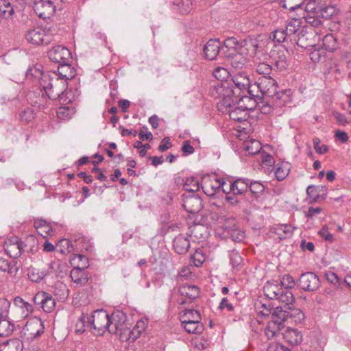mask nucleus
I'll use <instances>...</instances> for the list:
<instances>
[{"mask_svg":"<svg viewBox=\"0 0 351 351\" xmlns=\"http://www.w3.org/2000/svg\"><path fill=\"white\" fill-rule=\"evenodd\" d=\"M125 315L123 312H117L110 317L108 313L103 309L95 311L90 317L87 318V322L95 330L97 335L103 334L108 329L112 334H117L123 330Z\"/></svg>","mask_w":351,"mask_h":351,"instance_id":"1","label":"nucleus"},{"mask_svg":"<svg viewBox=\"0 0 351 351\" xmlns=\"http://www.w3.org/2000/svg\"><path fill=\"white\" fill-rule=\"evenodd\" d=\"M213 75L219 82L210 90V95L213 97L221 98L219 106L224 108V106H229L232 102L231 95H234L237 93L233 89L231 82L226 80L230 76L227 69L223 67H217L213 71Z\"/></svg>","mask_w":351,"mask_h":351,"instance_id":"2","label":"nucleus"},{"mask_svg":"<svg viewBox=\"0 0 351 351\" xmlns=\"http://www.w3.org/2000/svg\"><path fill=\"white\" fill-rule=\"evenodd\" d=\"M236 95H231L232 102L229 106H224V108H220L219 102L217 107L219 111L223 113H228L230 118L235 121L243 122L247 120L249 117V110H253L256 106V101L247 95L241 96L239 99H235Z\"/></svg>","mask_w":351,"mask_h":351,"instance_id":"3","label":"nucleus"},{"mask_svg":"<svg viewBox=\"0 0 351 351\" xmlns=\"http://www.w3.org/2000/svg\"><path fill=\"white\" fill-rule=\"evenodd\" d=\"M285 32L292 43L304 49L313 47L315 44L306 43V41L312 36L317 37V34L313 33H304V28L302 27V21L295 18L291 19L287 22Z\"/></svg>","mask_w":351,"mask_h":351,"instance_id":"4","label":"nucleus"},{"mask_svg":"<svg viewBox=\"0 0 351 351\" xmlns=\"http://www.w3.org/2000/svg\"><path fill=\"white\" fill-rule=\"evenodd\" d=\"M42 88L49 99H56L64 93L66 88V80L60 77L52 78L50 75H44V82H41Z\"/></svg>","mask_w":351,"mask_h":351,"instance_id":"5","label":"nucleus"},{"mask_svg":"<svg viewBox=\"0 0 351 351\" xmlns=\"http://www.w3.org/2000/svg\"><path fill=\"white\" fill-rule=\"evenodd\" d=\"M32 6L35 13L42 19H49L57 8L62 9V5L56 0H32Z\"/></svg>","mask_w":351,"mask_h":351,"instance_id":"6","label":"nucleus"},{"mask_svg":"<svg viewBox=\"0 0 351 351\" xmlns=\"http://www.w3.org/2000/svg\"><path fill=\"white\" fill-rule=\"evenodd\" d=\"M48 57L51 61L56 63H59L58 71L60 74H62V71L64 69H71L69 61L71 58L70 51L65 47L58 45L52 47L48 51Z\"/></svg>","mask_w":351,"mask_h":351,"instance_id":"7","label":"nucleus"},{"mask_svg":"<svg viewBox=\"0 0 351 351\" xmlns=\"http://www.w3.org/2000/svg\"><path fill=\"white\" fill-rule=\"evenodd\" d=\"M288 312L282 310L281 307H276L272 314L273 320L269 322L265 328V335L268 339L274 337L279 333L282 322H285L288 315Z\"/></svg>","mask_w":351,"mask_h":351,"instance_id":"8","label":"nucleus"},{"mask_svg":"<svg viewBox=\"0 0 351 351\" xmlns=\"http://www.w3.org/2000/svg\"><path fill=\"white\" fill-rule=\"evenodd\" d=\"M254 87L259 90L261 97H271L272 99L276 95L279 88L274 77L259 78Z\"/></svg>","mask_w":351,"mask_h":351,"instance_id":"9","label":"nucleus"},{"mask_svg":"<svg viewBox=\"0 0 351 351\" xmlns=\"http://www.w3.org/2000/svg\"><path fill=\"white\" fill-rule=\"evenodd\" d=\"M26 40L35 45H47L50 43L51 36L40 26L29 29L25 36Z\"/></svg>","mask_w":351,"mask_h":351,"instance_id":"10","label":"nucleus"},{"mask_svg":"<svg viewBox=\"0 0 351 351\" xmlns=\"http://www.w3.org/2000/svg\"><path fill=\"white\" fill-rule=\"evenodd\" d=\"M49 98L45 94L43 88H36L27 95V102L32 106L40 110L45 108L49 104Z\"/></svg>","mask_w":351,"mask_h":351,"instance_id":"11","label":"nucleus"},{"mask_svg":"<svg viewBox=\"0 0 351 351\" xmlns=\"http://www.w3.org/2000/svg\"><path fill=\"white\" fill-rule=\"evenodd\" d=\"M297 285L306 291H315L319 285V277L313 272H306L300 276Z\"/></svg>","mask_w":351,"mask_h":351,"instance_id":"12","label":"nucleus"},{"mask_svg":"<svg viewBox=\"0 0 351 351\" xmlns=\"http://www.w3.org/2000/svg\"><path fill=\"white\" fill-rule=\"evenodd\" d=\"M182 201L186 211L191 214L198 213L203 207L201 197L195 193L183 194Z\"/></svg>","mask_w":351,"mask_h":351,"instance_id":"13","label":"nucleus"},{"mask_svg":"<svg viewBox=\"0 0 351 351\" xmlns=\"http://www.w3.org/2000/svg\"><path fill=\"white\" fill-rule=\"evenodd\" d=\"M36 304L40 305L44 311L50 313L55 308L56 300L50 293L39 291L34 297Z\"/></svg>","mask_w":351,"mask_h":351,"instance_id":"14","label":"nucleus"},{"mask_svg":"<svg viewBox=\"0 0 351 351\" xmlns=\"http://www.w3.org/2000/svg\"><path fill=\"white\" fill-rule=\"evenodd\" d=\"M226 184L223 180L214 178L213 180L204 178L202 182V188L204 193L208 196H213L219 191L221 187L223 188V191L228 193L226 190L223 188Z\"/></svg>","mask_w":351,"mask_h":351,"instance_id":"15","label":"nucleus"},{"mask_svg":"<svg viewBox=\"0 0 351 351\" xmlns=\"http://www.w3.org/2000/svg\"><path fill=\"white\" fill-rule=\"evenodd\" d=\"M231 83L233 85V89L236 90L237 94L235 99L241 96L242 91H245L250 84V80L246 73L238 72L234 74L231 79Z\"/></svg>","mask_w":351,"mask_h":351,"instance_id":"16","label":"nucleus"},{"mask_svg":"<svg viewBox=\"0 0 351 351\" xmlns=\"http://www.w3.org/2000/svg\"><path fill=\"white\" fill-rule=\"evenodd\" d=\"M25 246L23 241L16 239L15 241L10 240L5 242L4 250L7 255L15 260L21 255Z\"/></svg>","mask_w":351,"mask_h":351,"instance_id":"17","label":"nucleus"},{"mask_svg":"<svg viewBox=\"0 0 351 351\" xmlns=\"http://www.w3.org/2000/svg\"><path fill=\"white\" fill-rule=\"evenodd\" d=\"M248 184V179L239 178L230 184L229 189L233 195L241 196L243 195L245 198H247L249 194Z\"/></svg>","mask_w":351,"mask_h":351,"instance_id":"18","label":"nucleus"},{"mask_svg":"<svg viewBox=\"0 0 351 351\" xmlns=\"http://www.w3.org/2000/svg\"><path fill=\"white\" fill-rule=\"evenodd\" d=\"M221 43L219 40H209L204 47L205 58L209 60H215L221 51Z\"/></svg>","mask_w":351,"mask_h":351,"instance_id":"19","label":"nucleus"},{"mask_svg":"<svg viewBox=\"0 0 351 351\" xmlns=\"http://www.w3.org/2000/svg\"><path fill=\"white\" fill-rule=\"evenodd\" d=\"M234 222V219L230 220L224 225L225 232L230 237L232 240L234 242H240L245 237V233L243 231L239 230Z\"/></svg>","mask_w":351,"mask_h":351,"instance_id":"20","label":"nucleus"},{"mask_svg":"<svg viewBox=\"0 0 351 351\" xmlns=\"http://www.w3.org/2000/svg\"><path fill=\"white\" fill-rule=\"evenodd\" d=\"M20 265L16 260L10 261L7 258L0 257V271L8 273L11 276H14L19 269Z\"/></svg>","mask_w":351,"mask_h":351,"instance_id":"21","label":"nucleus"},{"mask_svg":"<svg viewBox=\"0 0 351 351\" xmlns=\"http://www.w3.org/2000/svg\"><path fill=\"white\" fill-rule=\"evenodd\" d=\"M240 48V43L234 37H228L223 42L221 52L226 56H230L232 52H237Z\"/></svg>","mask_w":351,"mask_h":351,"instance_id":"22","label":"nucleus"},{"mask_svg":"<svg viewBox=\"0 0 351 351\" xmlns=\"http://www.w3.org/2000/svg\"><path fill=\"white\" fill-rule=\"evenodd\" d=\"M282 289L276 280L267 281L263 287L265 295L271 300H276Z\"/></svg>","mask_w":351,"mask_h":351,"instance_id":"23","label":"nucleus"},{"mask_svg":"<svg viewBox=\"0 0 351 351\" xmlns=\"http://www.w3.org/2000/svg\"><path fill=\"white\" fill-rule=\"evenodd\" d=\"M173 247L175 251L179 254H184L190 247V242L187 237L180 234L175 237L173 240Z\"/></svg>","mask_w":351,"mask_h":351,"instance_id":"24","label":"nucleus"},{"mask_svg":"<svg viewBox=\"0 0 351 351\" xmlns=\"http://www.w3.org/2000/svg\"><path fill=\"white\" fill-rule=\"evenodd\" d=\"M180 295L190 300H193L199 297V289L195 285H183L178 289Z\"/></svg>","mask_w":351,"mask_h":351,"instance_id":"25","label":"nucleus"},{"mask_svg":"<svg viewBox=\"0 0 351 351\" xmlns=\"http://www.w3.org/2000/svg\"><path fill=\"white\" fill-rule=\"evenodd\" d=\"M42 69L43 66L40 64H36L29 67L26 71L27 79H36L41 86V82H44V75H50L48 73H44Z\"/></svg>","mask_w":351,"mask_h":351,"instance_id":"26","label":"nucleus"},{"mask_svg":"<svg viewBox=\"0 0 351 351\" xmlns=\"http://www.w3.org/2000/svg\"><path fill=\"white\" fill-rule=\"evenodd\" d=\"M295 229V227L290 224H280L274 228V233L278 236L280 240H283L291 238Z\"/></svg>","mask_w":351,"mask_h":351,"instance_id":"27","label":"nucleus"},{"mask_svg":"<svg viewBox=\"0 0 351 351\" xmlns=\"http://www.w3.org/2000/svg\"><path fill=\"white\" fill-rule=\"evenodd\" d=\"M258 47V43L256 38H247L240 43V48L242 52L246 51L250 56H254Z\"/></svg>","mask_w":351,"mask_h":351,"instance_id":"28","label":"nucleus"},{"mask_svg":"<svg viewBox=\"0 0 351 351\" xmlns=\"http://www.w3.org/2000/svg\"><path fill=\"white\" fill-rule=\"evenodd\" d=\"M284 338L292 345H298L302 341V335L300 330L288 328L283 334Z\"/></svg>","mask_w":351,"mask_h":351,"instance_id":"29","label":"nucleus"},{"mask_svg":"<svg viewBox=\"0 0 351 351\" xmlns=\"http://www.w3.org/2000/svg\"><path fill=\"white\" fill-rule=\"evenodd\" d=\"M14 329V324L8 317L1 318L0 320V337L11 335Z\"/></svg>","mask_w":351,"mask_h":351,"instance_id":"30","label":"nucleus"},{"mask_svg":"<svg viewBox=\"0 0 351 351\" xmlns=\"http://www.w3.org/2000/svg\"><path fill=\"white\" fill-rule=\"evenodd\" d=\"M181 324L188 333L199 334L204 330L203 324L201 323V321L193 322L181 320Z\"/></svg>","mask_w":351,"mask_h":351,"instance_id":"31","label":"nucleus"},{"mask_svg":"<svg viewBox=\"0 0 351 351\" xmlns=\"http://www.w3.org/2000/svg\"><path fill=\"white\" fill-rule=\"evenodd\" d=\"M228 58L232 67L234 69H241L246 64V58L241 53L232 52L230 56H226Z\"/></svg>","mask_w":351,"mask_h":351,"instance_id":"32","label":"nucleus"},{"mask_svg":"<svg viewBox=\"0 0 351 351\" xmlns=\"http://www.w3.org/2000/svg\"><path fill=\"white\" fill-rule=\"evenodd\" d=\"M272 59L276 68L280 71L285 70L289 65L287 56L284 51L274 53Z\"/></svg>","mask_w":351,"mask_h":351,"instance_id":"33","label":"nucleus"},{"mask_svg":"<svg viewBox=\"0 0 351 351\" xmlns=\"http://www.w3.org/2000/svg\"><path fill=\"white\" fill-rule=\"evenodd\" d=\"M275 176L276 179L282 181L289 175L290 171V165L288 162H278L275 167Z\"/></svg>","mask_w":351,"mask_h":351,"instance_id":"34","label":"nucleus"},{"mask_svg":"<svg viewBox=\"0 0 351 351\" xmlns=\"http://www.w3.org/2000/svg\"><path fill=\"white\" fill-rule=\"evenodd\" d=\"M265 189V185L258 181H251L248 184V197L250 195H254V197H258L260 195H261Z\"/></svg>","mask_w":351,"mask_h":351,"instance_id":"35","label":"nucleus"},{"mask_svg":"<svg viewBox=\"0 0 351 351\" xmlns=\"http://www.w3.org/2000/svg\"><path fill=\"white\" fill-rule=\"evenodd\" d=\"M173 5L181 14H186L192 10V0H175Z\"/></svg>","mask_w":351,"mask_h":351,"instance_id":"36","label":"nucleus"},{"mask_svg":"<svg viewBox=\"0 0 351 351\" xmlns=\"http://www.w3.org/2000/svg\"><path fill=\"white\" fill-rule=\"evenodd\" d=\"M256 72L261 75L260 78L274 77V73L271 65L261 62L256 66Z\"/></svg>","mask_w":351,"mask_h":351,"instance_id":"37","label":"nucleus"},{"mask_svg":"<svg viewBox=\"0 0 351 351\" xmlns=\"http://www.w3.org/2000/svg\"><path fill=\"white\" fill-rule=\"evenodd\" d=\"M184 190L191 193H195L199 189V180L195 177L187 178L183 184Z\"/></svg>","mask_w":351,"mask_h":351,"instance_id":"38","label":"nucleus"},{"mask_svg":"<svg viewBox=\"0 0 351 351\" xmlns=\"http://www.w3.org/2000/svg\"><path fill=\"white\" fill-rule=\"evenodd\" d=\"M14 13V8L9 0H0V15L1 19L9 18Z\"/></svg>","mask_w":351,"mask_h":351,"instance_id":"39","label":"nucleus"},{"mask_svg":"<svg viewBox=\"0 0 351 351\" xmlns=\"http://www.w3.org/2000/svg\"><path fill=\"white\" fill-rule=\"evenodd\" d=\"M230 264L234 269L239 270L243 263V258L236 250H232L229 254Z\"/></svg>","mask_w":351,"mask_h":351,"instance_id":"40","label":"nucleus"},{"mask_svg":"<svg viewBox=\"0 0 351 351\" xmlns=\"http://www.w3.org/2000/svg\"><path fill=\"white\" fill-rule=\"evenodd\" d=\"M71 278L73 281L77 284H82L87 281V278L84 274V269L80 267H75L71 271Z\"/></svg>","mask_w":351,"mask_h":351,"instance_id":"41","label":"nucleus"},{"mask_svg":"<svg viewBox=\"0 0 351 351\" xmlns=\"http://www.w3.org/2000/svg\"><path fill=\"white\" fill-rule=\"evenodd\" d=\"M291 94V89L278 90L277 94L273 99L276 101H279L278 105H283L289 101Z\"/></svg>","mask_w":351,"mask_h":351,"instance_id":"42","label":"nucleus"},{"mask_svg":"<svg viewBox=\"0 0 351 351\" xmlns=\"http://www.w3.org/2000/svg\"><path fill=\"white\" fill-rule=\"evenodd\" d=\"M28 278L34 282H40L46 276L44 270H39L34 267H31L27 272Z\"/></svg>","mask_w":351,"mask_h":351,"instance_id":"43","label":"nucleus"},{"mask_svg":"<svg viewBox=\"0 0 351 351\" xmlns=\"http://www.w3.org/2000/svg\"><path fill=\"white\" fill-rule=\"evenodd\" d=\"M276 300L285 305H289L294 302L295 298L290 290L282 289Z\"/></svg>","mask_w":351,"mask_h":351,"instance_id":"44","label":"nucleus"},{"mask_svg":"<svg viewBox=\"0 0 351 351\" xmlns=\"http://www.w3.org/2000/svg\"><path fill=\"white\" fill-rule=\"evenodd\" d=\"M56 249L61 254H66L73 251V247L69 239H63L58 241L56 245Z\"/></svg>","mask_w":351,"mask_h":351,"instance_id":"45","label":"nucleus"},{"mask_svg":"<svg viewBox=\"0 0 351 351\" xmlns=\"http://www.w3.org/2000/svg\"><path fill=\"white\" fill-rule=\"evenodd\" d=\"M306 192L310 203L317 202L322 199V195L319 193V191L315 185H309L307 187Z\"/></svg>","mask_w":351,"mask_h":351,"instance_id":"46","label":"nucleus"},{"mask_svg":"<svg viewBox=\"0 0 351 351\" xmlns=\"http://www.w3.org/2000/svg\"><path fill=\"white\" fill-rule=\"evenodd\" d=\"M255 306L258 311V313L265 317L269 316L273 309V306L269 302H267V303H263L261 301H259L256 303Z\"/></svg>","mask_w":351,"mask_h":351,"instance_id":"47","label":"nucleus"},{"mask_svg":"<svg viewBox=\"0 0 351 351\" xmlns=\"http://www.w3.org/2000/svg\"><path fill=\"white\" fill-rule=\"evenodd\" d=\"M206 256L203 251L200 249L196 250L195 252L191 255V261L194 266L199 267L205 261Z\"/></svg>","mask_w":351,"mask_h":351,"instance_id":"48","label":"nucleus"},{"mask_svg":"<svg viewBox=\"0 0 351 351\" xmlns=\"http://www.w3.org/2000/svg\"><path fill=\"white\" fill-rule=\"evenodd\" d=\"M280 287L283 289L289 290L293 288L296 284L294 278L289 274H285L280 277Z\"/></svg>","mask_w":351,"mask_h":351,"instance_id":"49","label":"nucleus"},{"mask_svg":"<svg viewBox=\"0 0 351 351\" xmlns=\"http://www.w3.org/2000/svg\"><path fill=\"white\" fill-rule=\"evenodd\" d=\"M35 112L32 108L25 107L19 112V117L22 121L29 123L32 121L35 117Z\"/></svg>","mask_w":351,"mask_h":351,"instance_id":"50","label":"nucleus"},{"mask_svg":"<svg viewBox=\"0 0 351 351\" xmlns=\"http://www.w3.org/2000/svg\"><path fill=\"white\" fill-rule=\"evenodd\" d=\"M181 320L201 321V315L199 311L195 309H186L182 317Z\"/></svg>","mask_w":351,"mask_h":351,"instance_id":"51","label":"nucleus"},{"mask_svg":"<svg viewBox=\"0 0 351 351\" xmlns=\"http://www.w3.org/2000/svg\"><path fill=\"white\" fill-rule=\"evenodd\" d=\"M308 3L306 5V11L307 12L306 15H311L313 14L318 13V12L321 9V5L319 1H313V0H307Z\"/></svg>","mask_w":351,"mask_h":351,"instance_id":"52","label":"nucleus"},{"mask_svg":"<svg viewBox=\"0 0 351 351\" xmlns=\"http://www.w3.org/2000/svg\"><path fill=\"white\" fill-rule=\"evenodd\" d=\"M72 261L74 263L77 262V265L76 267H80L82 269L88 267V258L85 255L80 254H73Z\"/></svg>","mask_w":351,"mask_h":351,"instance_id":"53","label":"nucleus"},{"mask_svg":"<svg viewBox=\"0 0 351 351\" xmlns=\"http://www.w3.org/2000/svg\"><path fill=\"white\" fill-rule=\"evenodd\" d=\"M272 38L274 42L277 43H282L285 42L288 38L286 33L285 32V29H278L274 31L270 36Z\"/></svg>","mask_w":351,"mask_h":351,"instance_id":"54","label":"nucleus"},{"mask_svg":"<svg viewBox=\"0 0 351 351\" xmlns=\"http://www.w3.org/2000/svg\"><path fill=\"white\" fill-rule=\"evenodd\" d=\"M245 149L250 155L256 154L259 153L261 149V144L258 141H252L247 143Z\"/></svg>","mask_w":351,"mask_h":351,"instance_id":"55","label":"nucleus"},{"mask_svg":"<svg viewBox=\"0 0 351 351\" xmlns=\"http://www.w3.org/2000/svg\"><path fill=\"white\" fill-rule=\"evenodd\" d=\"M306 21L313 27H318L323 23V18L318 13L306 15Z\"/></svg>","mask_w":351,"mask_h":351,"instance_id":"56","label":"nucleus"},{"mask_svg":"<svg viewBox=\"0 0 351 351\" xmlns=\"http://www.w3.org/2000/svg\"><path fill=\"white\" fill-rule=\"evenodd\" d=\"M335 13V8L333 6H324L321 5V9L318 12L322 18L325 19H330Z\"/></svg>","mask_w":351,"mask_h":351,"instance_id":"57","label":"nucleus"},{"mask_svg":"<svg viewBox=\"0 0 351 351\" xmlns=\"http://www.w3.org/2000/svg\"><path fill=\"white\" fill-rule=\"evenodd\" d=\"M7 345L10 349H15V351H23V343L19 339H11L7 341Z\"/></svg>","mask_w":351,"mask_h":351,"instance_id":"58","label":"nucleus"},{"mask_svg":"<svg viewBox=\"0 0 351 351\" xmlns=\"http://www.w3.org/2000/svg\"><path fill=\"white\" fill-rule=\"evenodd\" d=\"M313 143L314 149L317 154H324L328 152V147L326 145H319L320 139L318 137L313 138Z\"/></svg>","mask_w":351,"mask_h":351,"instance_id":"59","label":"nucleus"},{"mask_svg":"<svg viewBox=\"0 0 351 351\" xmlns=\"http://www.w3.org/2000/svg\"><path fill=\"white\" fill-rule=\"evenodd\" d=\"M318 234L324 239L326 241L332 243L334 239V236L328 231V228L326 226H323L318 232Z\"/></svg>","mask_w":351,"mask_h":351,"instance_id":"60","label":"nucleus"},{"mask_svg":"<svg viewBox=\"0 0 351 351\" xmlns=\"http://www.w3.org/2000/svg\"><path fill=\"white\" fill-rule=\"evenodd\" d=\"M86 322V316L84 313H82L75 324L76 333L82 334L85 331V323Z\"/></svg>","mask_w":351,"mask_h":351,"instance_id":"61","label":"nucleus"},{"mask_svg":"<svg viewBox=\"0 0 351 351\" xmlns=\"http://www.w3.org/2000/svg\"><path fill=\"white\" fill-rule=\"evenodd\" d=\"M266 351H291V350L280 343L272 342L267 346Z\"/></svg>","mask_w":351,"mask_h":351,"instance_id":"62","label":"nucleus"},{"mask_svg":"<svg viewBox=\"0 0 351 351\" xmlns=\"http://www.w3.org/2000/svg\"><path fill=\"white\" fill-rule=\"evenodd\" d=\"M72 114L73 111L69 107H60L57 110V115L60 119L71 118Z\"/></svg>","mask_w":351,"mask_h":351,"instance_id":"63","label":"nucleus"},{"mask_svg":"<svg viewBox=\"0 0 351 351\" xmlns=\"http://www.w3.org/2000/svg\"><path fill=\"white\" fill-rule=\"evenodd\" d=\"M10 302L6 298H0V313L5 317H8Z\"/></svg>","mask_w":351,"mask_h":351,"instance_id":"64","label":"nucleus"}]
</instances>
